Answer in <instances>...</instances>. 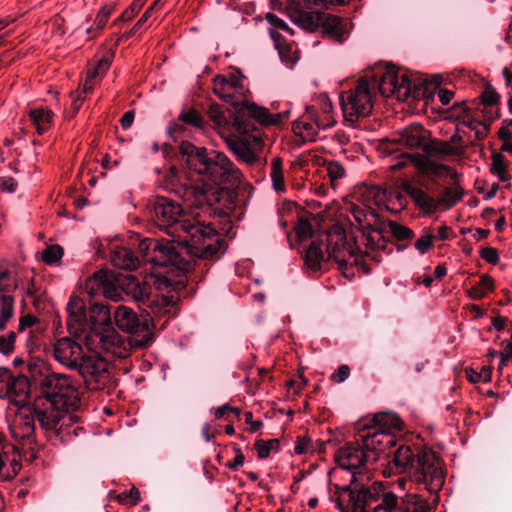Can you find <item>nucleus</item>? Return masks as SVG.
Masks as SVG:
<instances>
[{"mask_svg": "<svg viewBox=\"0 0 512 512\" xmlns=\"http://www.w3.org/2000/svg\"><path fill=\"white\" fill-rule=\"evenodd\" d=\"M36 415L32 416L31 414H23L21 413L15 420L14 423V434L16 437H20L22 439H29L35 430L34 421Z\"/></svg>", "mask_w": 512, "mask_h": 512, "instance_id": "36", "label": "nucleus"}, {"mask_svg": "<svg viewBox=\"0 0 512 512\" xmlns=\"http://www.w3.org/2000/svg\"><path fill=\"white\" fill-rule=\"evenodd\" d=\"M311 446V439L309 437L303 436L298 437L295 446L294 453L297 455H302L308 453Z\"/></svg>", "mask_w": 512, "mask_h": 512, "instance_id": "59", "label": "nucleus"}, {"mask_svg": "<svg viewBox=\"0 0 512 512\" xmlns=\"http://www.w3.org/2000/svg\"><path fill=\"white\" fill-rule=\"evenodd\" d=\"M511 126L512 119H504L502 121L501 127L499 128L498 131V137L502 141V143L512 140Z\"/></svg>", "mask_w": 512, "mask_h": 512, "instance_id": "56", "label": "nucleus"}, {"mask_svg": "<svg viewBox=\"0 0 512 512\" xmlns=\"http://www.w3.org/2000/svg\"><path fill=\"white\" fill-rule=\"evenodd\" d=\"M491 172L496 175L502 182H505L509 179L507 174V164L502 153H493Z\"/></svg>", "mask_w": 512, "mask_h": 512, "instance_id": "42", "label": "nucleus"}, {"mask_svg": "<svg viewBox=\"0 0 512 512\" xmlns=\"http://www.w3.org/2000/svg\"><path fill=\"white\" fill-rule=\"evenodd\" d=\"M480 97L482 104L485 106H493L499 101V94L491 86H487Z\"/></svg>", "mask_w": 512, "mask_h": 512, "instance_id": "51", "label": "nucleus"}, {"mask_svg": "<svg viewBox=\"0 0 512 512\" xmlns=\"http://www.w3.org/2000/svg\"><path fill=\"white\" fill-rule=\"evenodd\" d=\"M372 422L371 427L377 430L390 431L392 434L394 431H400L403 425L400 417L394 412L377 413L373 416Z\"/></svg>", "mask_w": 512, "mask_h": 512, "instance_id": "30", "label": "nucleus"}, {"mask_svg": "<svg viewBox=\"0 0 512 512\" xmlns=\"http://www.w3.org/2000/svg\"><path fill=\"white\" fill-rule=\"evenodd\" d=\"M88 338L91 341L89 345L111 357L125 358L132 348H136L130 345V338L126 341L112 326L96 330Z\"/></svg>", "mask_w": 512, "mask_h": 512, "instance_id": "13", "label": "nucleus"}, {"mask_svg": "<svg viewBox=\"0 0 512 512\" xmlns=\"http://www.w3.org/2000/svg\"><path fill=\"white\" fill-rule=\"evenodd\" d=\"M111 263L119 269L133 270L138 266L139 260L131 250L117 247L111 253Z\"/></svg>", "mask_w": 512, "mask_h": 512, "instance_id": "33", "label": "nucleus"}, {"mask_svg": "<svg viewBox=\"0 0 512 512\" xmlns=\"http://www.w3.org/2000/svg\"><path fill=\"white\" fill-rule=\"evenodd\" d=\"M406 192L412 198L415 205L424 213L432 214L437 211L436 199L422 189L415 186H408Z\"/></svg>", "mask_w": 512, "mask_h": 512, "instance_id": "31", "label": "nucleus"}, {"mask_svg": "<svg viewBox=\"0 0 512 512\" xmlns=\"http://www.w3.org/2000/svg\"><path fill=\"white\" fill-rule=\"evenodd\" d=\"M85 354L81 344L72 338H60L53 345L55 360L71 370H75L79 366Z\"/></svg>", "mask_w": 512, "mask_h": 512, "instance_id": "19", "label": "nucleus"}, {"mask_svg": "<svg viewBox=\"0 0 512 512\" xmlns=\"http://www.w3.org/2000/svg\"><path fill=\"white\" fill-rule=\"evenodd\" d=\"M351 214L363 233L380 232V220L375 209L352 206Z\"/></svg>", "mask_w": 512, "mask_h": 512, "instance_id": "25", "label": "nucleus"}, {"mask_svg": "<svg viewBox=\"0 0 512 512\" xmlns=\"http://www.w3.org/2000/svg\"><path fill=\"white\" fill-rule=\"evenodd\" d=\"M14 314V298L10 295L0 296V330L6 327V324Z\"/></svg>", "mask_w": 512, "mask_h": 512, "instance_id": "41", "label": "nucleus"}, {"mask_svg": "<svg viewBox=\"0 0 512 512\" xmlns=\"http://www.w3.org/2000/svg\"><path fill=\"white\" fill-rule=\"evenodd\" d=\"M63 256V249L59 245H50L42 252V260L48 265L59 264Z\"/></svg>", "mask_w": 512, "mask_h": 512, "instance_id": "44", "label": "nucleus"}, {"mask_svg": "<svg viewBox=\"0 0 512 512\" xmlns=\"http://www.w3.org/2000/svg\"><path fill=\"white\" fill-rule=\"evenodd\" d=\"M179 119L198 129H203L205 121L203 117L194 109H189L180 114Z\"/></svg>", "mask_w": 512, "mask_h": 512, "instance_id": "46", "label": "nucleus"}, {"mask_svg": "<svg viewBox=\"0 0 512 512\" xmlns=\"http://www.w3.org/2000/svg\"><path fill=\"white\" fill-rule=\"evenodd\" d=\"M431 149L435 153L443 155H459L461 153L460 145L452 144L449 141H436Z\"/></svg>", "mask_w": 512, "mask_h": 512, "instance_id": "45", "label": "nucleus"}, {"mask_svg": "<svg viewBox=\"0 0 512 512\" xmlns=\"http://www.w3.org/2000/svg\"><path fill=\"white\" fill-rule=\"evenodd\" d=\"M434 236L429 232L424 234L415 242V248L422 254L426 253L433 244Z\"/></svg>", "mask_w": 512, "mask_h": 512, "instance_id": "55", "label": "nucleus"}, {"mask_svg": "<svg viewBox=\"0 0 512 512\" xmlns=\"http://www.w3.org/2000/svg\"><path fill=\"white\" fill-rule=\"evenodd\" d=\"M54 114L47 107H38L29 111V117L38 134L45 133L52 125Z\"/></svg>", "mask_w": 512, "mask_h": 512, "instance_id": "34", "label": "nucleus"}, {"mask_svg": "<svg viewBox=\"0 0 512 512\" xmlns=\"http://www.w3.org/2000/svg\"><path fill=\"white\" fill-rule=\"evenodd\" d=\"M463 198V190L458 185L446 187L436 199L438 210L447 211L459 203Z\"/></svg>", "mask_w": 512, "mask_h": 512, "instance_id": "32", "label": "nucleus"}, {"mask_svg": "<svg viewBox=\"0 0 512 512\" xmlns=\"http://www.w3.org/2000/svg\"><path fill=\"white\" fill-rule=\"evenodd\" d=\"M362 448L365 452L371 454V461H377L379 455L388 448L395 445V436L390 431L377 430L370 427L367 433L360 436Z\"/></svg>", "mask_w": 512, "mask_h": 512, "instance_id": "20", "label": "nucleus"}, {"mask_svg": "<svg viewBox=\"0 0 512 512\" xmlns=\"http://www.w3.org/2000/svg\"><path fill=\"white\" fill-rule=\"evenodd\" d=\"M328 176L332 182L342 178L345 175L343 165L338 161H331L326 164Z\"/></svg>", "mask_w": 512, "mask_h": 512, "instance_id": "50", "label": "nucleus"}, {"mask_svg": "<svg viewBox=\"0 0 512 512\" xmlns=\"http://www.w3.org/2000/svg\"><path fill=\"white\" fill-rule=\"evenodd\" d=\"M377 497L374 499L370 512H396L397 509V496L386 487L379 483V489Z\"/></svg>", "mask_w": 512, "mask_h": 512, "instance_id": "29", "label": "nucleus"}, {"mask_svg": "<svg viewBox=\"0 0 512 512\" xmlns=\"http://www.w3.org/2000/svg\"><path fill=\"white\" fill-rule=\"evenodd\" d=\"M87 324L90 327V334L92 335L96 330H102L111 325V313L108 306L103 304H94L89 308L86 313Z\"/></svg>", "mask_w": 512, "mask_h": 512, "instance_id": "26", "label": "nucleus"}, {"mask_svg": "<svg viewBox=\"0 0 512 512\" xmlns=\"http://www.w3.org/2000/svg\"><path fill=\"white\" fill-rule=\"evenodd\" d=\"M15 343L14 332H9L7 335L0 336V353L9 354L12 352Z\"/></svg>", "mask_w": 512, "mask_h": 512, "instance_id": "53", "label": "nucleus"}, {"mask_svg": "<svg viewBox=\"0 0 512 512\" xmlns=\"http://www.w3.org/2000/svg\"><path fill=\"white\" fill-rule=\"evenodd\" d=\"M345 0H286L285 11L291 21L300 28L314 32L322 27L323 33L337 42L344 39L341 20L320 11L331 5H343Z\"/></svg>", "mask_w": 512, "mask_h": 512, "instance_id": "5", "label": "nucleus"}, {"mask_svg": "<svg viewBox=\"0 0 512 512\" xmlns=\"http://www.w3.org/2000/svg\"><path fill=\"white\" fill-rule=\"evenodd\" d=\"M427 131L422 125L414 123L394 135L392 142L407 148H426Z\"/></svg>", "mask_w": 512, "mask_h": 512, "instance_id": "22", "label": "nucleus"}, {"mask_svg": "<svg viewBox=\"0 0 512 512\" xmlns=\"http://www.w3.org/2000/svg\"><path fill=\"white\" fill-rule=\"evenodd\" d=\"M335 461L342 469L355 473V476H362L365 465L371 462V454L364 451L362 446L346 445L340 447L335 453Z\"/></svg>", "mask_w": 512, "mask_h": 512, "instance_id": "18", "label": "nucleus"}, {"mask_svg": "<svg viewBox=\"0 0 512 512\" xmlns=\"http://www.w3.org/2000/svg\"><path fill=\"white\" fill-rule=\"evenodd\" d=\"M375 86L374 79H360L354 88L340 95V104L346 121L353 123L371 113L373 109L372 90Z\"/></svg>", "mask_w": 512, "mask_h": 512, "instance_id": "9", "label": "nucleus"}, {"mask_svg": "<svg viewBox=\"0 0 512 512\" xmlns=\"http://www.w3.org/2000/svg\"><path fill=\"white\" fill-rule=\"evenodd\" d=\"M410 477L415 483L425 485L429 492H437L444 484L443 463L432 450H423L417 455Z\"/></svg>", "mask_w": 512, "mask_h": 512, "instance_id": "10", "label": "nucleus"}, {"mask_svg": "<svg viewBox=\"0 0 512 512\" xmlns=\"http://www.w3.org/2000/svg\"><path fill=\"white\" fill-rule=\"evenodd\" d=\"M232 412L235 413L236 416H239L240 411L237 408L230 406L229 404H223L220 407L216 408L214 411V416L216 419H221L226 416L227 413Z\"/></svg>", "mask_w": 512, "mask_h": 512, "instance_id": "63", "label": "nucleus"}, {"mask_svg": "<svg viewBox=\"0 0 512 512\" xmlns=\"http://www.w3.org/2000/svg\"><path fill=\"white\" fill-rule=\"evenodd\" d=\"M30 392V383L26 376L12 378L10 376L9 382L6 384V389L3 397L14 398L18 404H25Z\"/></svg>", "mask_w": 512, "mask_h": 512, "instance_id": "28", "label": "nucleus"}, {"mask_svg": "<svg viewBox=\"0 0 512 512\" xmlns=\"http://www.w3.org/2000/svg\"><path fill=\"white\" fill-rule=\"evenodd\" d=\"M78 370L86 385L92 390L102 389L108 381V363L96 355L85 354Z\"/></svg>", "mask_w": 512, "mask_h": 512, "instance_id": "15", "label": "nucleus"}, {"mask_svg": "<svg viewBox=\"0 0 512 512\" xmlns=\"http://www.w3.org/2000/svg\"><path fill=\"white\" fill-rule=\"evenodd\" d=\"M109 16H110V10H108L106 8L101 9L95 19V29L98 31L102 30L105 27V25L109 19Z\"/></svg>", "mask_w": 512, "mask_h": 512, "instance_id": "64", "label": "nucleus"}, {"mask_svg": "<svg viewBox=\"0 0 512 512\" xmlns=\"http://www.w3.org/2000/svg\"><path fill=\"white\" fill-rule=\"evenodd\" d=\"M481 257L491 264H496L499 261L498 251L493 247H485L480 252Z\"/></svg>", "mask_w": 512, "mask_h": 512, "instance_id": "61", "label": "nucleus"}, {"mask_svg": "<svg viewBox=\"0 0 512 512\" xmlns=\"http://www.w3.org/2000/svg\"><path fill=\"white\" fill-rule=\"evenodd\" d=\"M389 229L392 235L398 240H407L413 237V231L399 223L389 222Z\"/></svg>", "mask_w": 512, "mask_h": 512, "instance_id": "49", "label": "nucleus"}, {"mask_svg": "<svg viewBox=\"0 0 512 512\" xmlns=\"http://www.w3.org/2000/svg\"><path fill=\"white\" fill-rule=\"evenodd\" d=\"M432 172L435 174V175H438V176H447V177H450L452 179H457L458 177V174L457 172L452 169L451 167L447 166V165H444V164H440V165H435Z\"/></svg>", "mask_w": 512, "mask_h": 512, "instance_id": "60", "label": "nucleus"}, {"mask_svg": "<svg viewBox=\"0 0 512 512\" xmlns=\"http://www.w3.org/2000/svg\"><path fill=\"white\" fill-rule=\"evenodd\" d=\"M67 328L70 334L78 335L86 328V311L84 301L77 296L70 298L67 304Z\"/></svg>", "mask_w": 512, "mask_h": 512, "instance_id": "23", "label": "nucleus"}, {"mask_svg": "<svg viewBox=\"0 0 512 512\" xmlns=\"http://www.w3.org/2000/svg\"><path fill=\"white\" fill-rule=\"evenodd\" d=\"M266 19L272 27L279 28V29H282L287 32L290 31V28L287 25V23L283 19L279 18L276 15H274L272 13H268L266 15Z\"/></svg>", "mask_w": 512, "mask_h": 512, "instance_id": "62", "label": "nucleus"}, {"mask_svg": "<svg viewBox=\"0 0 512 512\" xmlns=\"http://www.w3.org/2000/svg\"><path fill=\"white\" fill-rule=\"evenodd\" d=\"M113 52H108L103 58H101L95 67L88 70L87 74H93L95 73V80L97 78L102 77L109 69L112 59H113Z\"/></svg>", "mask_w": 512, "mask_h": 512, "instance_id": "47", "label": "nucleus"}, {"mask_svg": "<svg viewBox=\"0 0 512 512\" xmlns=\"http://www.w3.org/2000/svg\"><path fill=\"white\" fill-rule=\"evenodd\" d=\"M151 247L154 253H158V256L150 259V261H152L155 265H171L179 269L186 268V262H184L181 256V251L183 249H180V247L177 246V243L171 242V240L164 243L151 239H145L139 244L141 251H146Z\"/></svg>", "mask_w": 512, "mask_h": 512, "instance_id": "16", "label": "nucleus"}, {"mask_svg": "<svg viewBox=\"0 0 512 512\" xmlns=\"http://www.w3.org/2000/svg\"><path fill=\"white\" fill-rule=\"evenodd\" d=\"M235 131L241 136L239 138L227 139L229 150L236 156L239 162L253 165L259 161V153L263 148V140L258 131L254 130L253 124L239 117L234 121Z\"/></svg>", "mask_w": 512, "mask_h": 512, "instance_id": "8", "label": "nucleus"}, {"mask_svg": "<svg viewBox=\"0 0 512 512\" xmlns=\"http://www.w3.org/2000/svg\"><path fill=\"white\" fill-rule=\"evenodd\" d=\"M270 177L273 189L277 193H283L285 191V183L283 174V163L281 158L275 157L272 159Z\"/></svg>", "mask_w": 512, "mask_h": 512, "instance_id": "39", "label": "nucleus"}, {"mask_svg": "<svg viewBox=\"0 0 512 512\" xmlns=\"http://www.w3.org/2000/svg\"><path fill=\"white\" fill-rule=\"evenodd\" d=\"M129 285L131 286L134 299L146 305L149 308V313L154 317L174 314L172 311L176 303L174 296L156 295L151 299L150 286L148 284L141 283L135 278H129Z\"/></svg>", "mask_w": 512, "mask_h": 512, "instance_id": "14", "label": "nucleus"}, {"mask_svg": "<svg viewBox=\"0 0 512 512\" xmlns=\"http://www.w3.org/2000/svg\"><path fill=\"white\" fill-rule=\"evenodd\" d=\"M429 510V504L422 497L407 493L401 500V503H397L396 512H427Z\"/></svg>", "mask_w": 512, "mask_h": 512, "instance_id": "35", "label": "nucleus"}, {"mask_svg": "<svg viewBox=\"0 0 512 512\" xmlns=\"http://www.w3.org/2000/svg\"><path fill=\"white\" fill-rule=\"evenodd\" d=\"M312 225L307 220H299L297 225L295 226V233L299 240L307 239L312 235Z\"/></svg>", "mask_w": 512, "mask_h": 512, "instance_id": "52", "label": "nucleus"}, {"mask_svg": "<svg viewBox=\"0 0 512 512\" xmlns=\"http://www.w3.org/2000/svg\"><path fill=\"white\" fill-rule=\"evenodd\" d=\"M278 445L279 442L276 439H271L268 441L258 440L255 443V448L257 450L258 457L261 459L267 458L272 450H277Z\"/></svg>", "mask_w": 512, "mask_h": 512, "instance_id": "48", "label": "nucleus"}, {"mask_svg": "<svg viewBox=\"0 0 512 512\" xmlns=\"http://www.w3.org/2000/svg\"><path fill=\"white\" fill-rule=\"evenodd\" d=\"M214 92L222 100L241 105L246 111L262 125H281L291 115L290 109L279 113H271L268 109L247 101L249 92L246 78L239 71H232L227 76H216L214 79Z\"/></svg>", "mask_w": 512, "mask_h": 512, "instance_id": "6", "label": "nucleus"}, {"mask_svg": "<svg viewBox=\"0 0 512 512\" xmlns=\"http://www.w3.org/2000/svg\"><path fill=\"white\" fill-rule=\"evenodd\" d=\"M85 288L90 295L102 293L111 299H117L119 296L114 274L107 270L97 271L90 276L86 281Z\"/></svg>", "mask_w": 512, "mask_h": 512, "instance_id": "21", "label": "nucleus"}, {"mask_svg": "<svg viewBox=\"0 0 512 512\" xmlns=\"http://www.w3.org/2000/svg\"><path fill=\"white\" fill-rule=\"evenodd\" d=\"M357 198L364 207L374 209L373 206L381 207L385 205L387 193L385 189L379 186H364L359 188Z\"/></svg>", "mask_w": 512, "mask_h": 512, "instance_id": "27", "label": "nucleus"}, {"mask_svg": "<svg viewBox=\"0 0 512 512\" xmlns=\"http://www.w3.org/2000/svg\"><path fill=\"white\" fill-rule=\"evenodd\" d=\"M114 321L120 330L131 334L129 336L131 346L148 347L153 342L150 320L146 318L141 321L131 308L117 306L114 311Z\"/></svg>", "mask_w": 512, "mask_h": 512, "instance_id": "11", "label": "nucleus"}, {"mask_svg": "<svg viewBox=\"0 0 512 512\" xmlns=\"http://www.w3.org/2000/svg\"><path fill=\"white\" fill-rule=\"evenodd\" d=\"M146 0H133L131 5L122 13L123 20H130L140 11Z\"/></svg>", "mask_w": 512, "mask_h": 512, "instance_id": "58", "label": "nucleus"}, {"mask_svg": "<svg viewBox=\"0 0 512 512\" xmlns=\"http://www.w3.org/2000/svg\"><path fill=\"white\" fill-rule=\"evenodd\" d=\"M9 276V270L7 268H0V291L10 292L16 289L17 285L15 282L9 283L7 281Z\"/></svg>", "mask_w": 512, "mask_h": 512, "instance_id": "57", "label": "nucleus"}, {"mask_svg": "<svg viewBox=\"0 0 512 512\" xmlns=\"http://www.w3.org/2000/svg\"><path fill=\"white\" fill-rule=\"evenodd\" d=\"M378 86L380 93L384 97H394L398 101H405L411 95L414 98L419 97V92L412 90L411 81L407 73L394 67L387 68Z\"/></svg>", "mask_w": 512, "mask_h": 512, "instance_id": "12", "label": "nucleus"}, {"mask_svg": "<svg viewBox=\"0 0 512 512\" xmlns=\"http://www.w3.org/2000/svg\"><path fill=\"white\" fill-rule=\"evenodd\" d=\"M207 198L202 205L196 206L187 202L195 210L182 214L183 208L165 197H158L153 204V216L160 229L166 230L171 242L177 243L180 249L197 258H210L220 249L221 241L215 228L206 224L203 219Z\"/></svg>", "mask_w": 512, "mask_h": 512, "instance_id": "1", "label": "nucleus"}, {"mask_svg": "<svg viewBox=\"0 0 512 512\" xmlns=\"http://www.w3.org/2000/svg\"><path fill=\"white\" fill-rule=\"evenodd\" d=\"M28 376L31 383L39 387L41 394L48 387V381L57 378L60 374H55L50 371L47 363L41 359H32L27 364Z\"/></svg>", "mask_w": 512, "mask_h": 512, "instance_id": "24", "label": "nucleus"}, {"mask_svg": "<svg viewBox=\"0 0 512 512\" xmlns=\"http://www.w3.org/2000/svg\"><path fill=\"white\" fill-rule=\"evenodd\" d=\"M463 125L468 127L469 129L473 130L475 132V136L477 139H483L486 137L490 124L471 118V119H463Z\"/></svg>", "mask_w": 512, "mask_h": 512, "instance_id": "43", "label": "nucleus"}, {"mask_svg": "<svg viewBox=\"0 0 512 512\" xmlns=\"http://www.w3.org/2000/svg\"><path fill=\"white\" fill-rule=\"evenodd\" d=\"M80 406V396L76 382L69 376L60 374L48 381V387L34 402L37 421L46 435L63 441L70 435V427L78 418L73 415Z\"/></svg>", "mask_w": 512, "mask_h": 512, "instance_id": "3", "label": "nucleus"}, {"mask_svg": "<svg viewBox=\"0 0 512 512\" xmlns=\"http://www.w3.org/2000/svg\"><path fill=\"white\" fill-rule=\"evenodd\" d=\"M393 462L400 471H406L409 469V472L411 473L416 461H414V454L410 447L402 445L395 451Z\"/></svg>", "mask_w": 512, "mask_h": 512, "instance_id": "38", "label": "nucleus"}, {"mask_svg": "<svg viewBox=\"0 0 512 512\" xmlns=\"http://www.w3.org/2000/svg\"><path fill=\"white\" fill-rule=\"evenodd\" d=\"M318 102L321 108V115L316 114V117L321 119H327L329 116L333 117V106L330 99L326 95H320L318 97Z\"/></svg>", "mask_w": 512, "mask_h": 512, "instance_id": "54", "label": "nucleus"}, {"mask_svg": "<svg viewBox=\"0 0 512 512\" xmlns=\"http://www.w3.org/2000/svg\"><path fill=\"white\" fill-rule=\"evenodd\" d=\"M21 464L13 457L11 458L0 451V481H7L17 475Z\"/></svg>", "mask_w": 512, "mask_h": 512, "instance_id": "37", "label": "nucleus"}, {"mask_svg": "<svg viewBox=\"0 0 512 512\" xmlns=\"http://www.w3.org/2000/svg\"><path fill=\"white\" fill-rule=\"evenodd\" d=\"M379 482H370L367 476H353L350 484L338 492L336 506L341 512H370L377 497Z\"/></svg>", "mask_w": 512, "mask_h": 512, "instance_id": "7", "label": "nucleus"}, {"mask_svg": "<svg viewBox=\"0 0 512 512\" xmlns=\"http://www.w3.org/2000/svg\"><path fill=\"white\" fill-rule=\"evenodd\" d=\"M325 238L326 244L322 240L314 239L305 252L304 261L310 269L320 270L325 261L334 260L342 271L348 266L356 265L369 273V269L357 255L354 244L347 241L345 231L340 225H333Z\"/></svg>", "mask_w": 512, "mask_h": 512, "instance_id": "4", "label": "nucleus"}, {"mask_svg": "<svg viewBox=\"0 0 512 512\" xmlns=\"http://www.w3.org/2000/svg\"><path fill=\"white\" fill-rule=\"evenodd\" d=\"M180 149L187 156L188 171L180 178L177 193L185 202L202 205L213 187L224 184L237 186L242 182V172L225 154L218 151L208 153L206 148L189 142H183Z\"/></svg>", "mask_w": 512, "mask_h": 512, "instance_id": "2", "label": "nucleus"}, {"mask_svg": "<svg viewBox=\"0 0 512 512\" xmlns=\"http://www.w3.org/2000/svg\"><path fill=\"white\" fill-rule=\"evenodd\" d=\"M336 124L334 117L329 116L327 119L316 117V111L313 107H307L305 113L301 115L293 123V132L300 137L302 141L313 142L318 137L320 129L331 128Z\"/></svg>", "mask_w": 512, "mask_h": 512, "instance_id": "17", "label": "nucleus"}, {"mask_svg": "<svg viewBox=\"0 0 512 512\" xmlns=\"http://www.w3.org/2000/svg\"><path fill=\"white\" fill-rule=\"evenodd\" d=\"M422 163L421 156L418 153H401L393 158L389 168L397 171L408 165L420 166Z\"/></svg>", "mask_w": 512, "mask_h": 512, "instance_id": "40", "label": "nucleus"}]
</instances>
